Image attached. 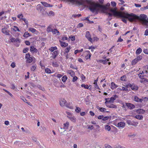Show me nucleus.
<instances>
[{
  "label": "nucleus",
  "mask_w": 148,
  "mask_h": 148,
  "mask_svg": "<svg viewBox=\"0 0 148 148\" xmlns=\"http://www.w3.org/2000/svg\"><path fill=\"white\" fill-rule=\"evenodd\" d=\"M142 57L141 56L139 55L136 58L138 61L141 60Z\"/></svg>",
  "instance_id": "49530a36"
},
{
  "label": "nucleus",
  "mask_w": 148,
  "mask_h": 148,
  "mask_svg": "<svg viewBox=\"0 0 148 148\" xmlns=\"http://www.w3.org/2000/svg\"><path fill=\"white\" fill-rule=\"evenodd\" d=\"M131 88L133 90H138V87L137 86L134 85L132 86Z\"/></svg>",
  "instance_id": "4c0bfd02"
},
{
  "label": "nucleus",
  "mask_w": 148,
  "mask_h": 148,
  "mask_svg": "<svg viewBox=\"0 0 148 148\" xmlns=\"http://www.w3.org/2000/svg\"><path fill=\"white\" fill-rule=\"evenodd\" d=\"M11 29L15 32H20V30L18 27L16 26H14L13 27L11 28Z\"/></svg>",
  "instance_id": "aec40b11"
},
{
  "label": "nucleus",
  "mask_w": 148,
  "mask_h": 148,
  "mask_svg": "<svg viewBox=\"0 0 148 148\" xmlns=\"http://www.w3.org/2000/svg\"><path fill=\"white\" fill-rule=\"evenodd\" d=\"M81 86L82 87H84L85 89H88L89 88V86L88 85L82 84L81 85Z\"/></svg>",
  "instance_id": "de8ad7c7"
},
{
  "label": "nucleus",
  "mask_w": 148,
  "mask_h": 148,
  "mask_svg": "<svg viewBox=\"0 0 148 148\" xmlns=\"http://www.w3.org/2000/svg\"><path fill=\"white\" fill-rule=\"evenodd\" d=\"M134 117L135 118L139 120H142L143 118V116L140 115H136Z\"/></svg>",
  "instance_id": "5701e85b"
},
{
  "label": "nucleus",
  "mask_w": 148,
  "mask_h": 148,
  "mask_svg": "<svg viewBox=\"0 0 148 148\" xmlns=\"http://www.w3.org/2000/svg\"><path fill=\"white\" fill-rule=\"evenodd\" d=\"M57 49V47H51L49 49V50L52 52L54 50L56 49Z\"/></svg>",
  "instance_id": "a19ab883"
},
{
  "label": "nucleus",
  "mask_w": 148,
  "mask_h": 148,
  "mask_svg": "<svg viewBox=\"0 0 148 148\" xmlns=\"http://www.w3.org/2000/svg\"><path fill=\"white\" fill-rule=\"evenodd\" d=\"M84 53L86 55L85 57V58L86 59L88 60V59H90L91 55V54L90 53V52L88 51H86L84 52Z\"/></svg>",
  "instance_id": "0eeeda50"
},
{
  "label": "nucleus",
  "mask_w": 148,
  "mask_h": 148,
  "mask_svg": "<svg viewBox=\"0 0 148 148\" xmlns=\"http://www.w3.org/2000/svg\"><path fill=\"white\" fill-rule=\"evenodd\" d=\"M126 105L130 109L134 108L135 107L134 105L130 103H126Z\"/></svg>",
  "instance_id": "1a4fd4ad"
},
{
  "label": "nucleus",
  "mask_w": 148,
  "mask_h": 148,
  "mask_svg": "<svg viewBox=\"0 0 148 148\" xmlns=\"http://www.w3.org/2000/svg\"><path fill=\"white\" fill-rule=\"evenodd\" d=\"M109 60V59H106L105 60H99V61L100 63H102L103 64H105L107 63Z\"/></svg>",
  "instance_id": "dca6fc26"
},
{
  "label": "nucleus",
  "mask_w": 148,
  "mask_h": 148,
  "mask_svg": "<svg viewBox=\"0 0 148 148\" xmlns=\"http://www.w3.org/2000/svg\"><path fill=\"white\" fill-rule=\"evenodd\" d=\"M83 26V24L82 23H79L77 26L78 28H80L82 27Z\"/></svg>",
  "instance_id": "680f3d73"
},
{
  "label": "nucleus",
  "mask_w": 148,
  "mask_h": 148,
  "mask_svg": "<svg viewBox=\"0 0 148 148\" xmlns=\"http://www.w3.org/2000/svg\"><path fill=\"white\" fill-rule=\"evenodd\" d=\"M77 79H78V78L77 76H75L74 77H73V79H72L73 82H75V81H76L77 80Z\"/></svg>",
  "instance_id": "6e6d98bb"
},
{
  "label": "nucleus",
  "mask_w": 148,
  "mask_h": 148,
  "mask_svg": "<svg viewBox=\"0 0 148 148\" xmlns=\"http://www.w3.org/2000/svg\"><path fill=\"white\" fill-rule=\"evenodd\" d=\"M30 36V35L28 32H25L23 35V36L25 38H27Z\"/></svg>",
  "instance_id": "f704fd0d"
},
{
  "label": "nucleus",
  "mask_w": 148,
  "mask_h": 148,
  "mask_svg": "<svg viewBox=\"0 0 148 148\" xmlns=\"http://www.w3.org/2000/svg\"><path fill=\"white\" fill-rule=\"evenodd\" d=\"M67 73L69 74L72 76H73L75 75V72L72 70H68L67 71Z\"/></svg>",
  "instance_id": "a878e982"
},
{
  "label": "nucleus",
  "mask_w": 148,
  "mask_h": 148,
  "mask_svg": "<svg viewBox=\"0 0 148 148\" xmlns=\"http://www.w3.org/2000/svg\"><path fill=\"white\" fill-rule=\"evenodd\" d=\"M118 86L116 85L114 82H112L111 83V86L110 88L112 89L113 90L117 88Z\"/></svg>",
  "instance_id": "6ab92c4d"
},
{
  "label": "nucleus",
  "mask_w": 148,
  "mask_h": 148,
  "mask_svg": "<svg viewBox=\"0 0 148 148\" xmlns=\"http://www.w3.org/2000/svg\"><path fill=\"white\" fill-rule=\"evenodd\" d=\"M118 97V96L117 95H115L114 96V97H112L110 98V100L109 101H108V103H113L114 100H115L116 98Z\"/></svg>",
  "instance_id": "9b49d317"
},
{
  "label": "nucleus",
  "mask_w": 148,
  "mask_h": 148,
  "mask_svg": "<svg viewBox=\"0 0 148 148\" xmlns=\"http://www.w3.org/2000/svg\"><path fill=\"white\" fill-rule=\"evenodd\" d=\"M134 101L137 102H142L143 101V99H141L139 98L137 96H135L134 97Z\"/></svg>",
  "instance_id": "f8f14e48"
},
{
  "label": "nucleus",
  "mask_w": 148,
  "mask_h": 148,
  "mask_svg": "<svg viewBox=\"0 0 148 148\" xmlns=\"http://www.w3.org/2000/svg\"><path fill=\"white\" fill-rule=\"evenodd\" d=\"M141 78L143 79H142L140 81V82L141 83H143V81H146V82L148 81V80L145 79V78Z\"/></svg>",
  "instance_id": "052dcab7"
},
{
  "label": "nucleus",
  "mask_w": 148,
  "mask_h": 148,
  "mask_svg": "<svg viewBox=\"0 0 148 148\" xmlns=\"http://www.w3.org/2000/svg\"><path fill=\"white\" fill-rule=\"evenodd\" d=\"M36 64L32 66L30 68V69L31 71H34L36 70Z\"/></svg>",
  "instance_id": "c85d7f7f"
},
{
  "label": "nucleus",
  "mask_w": 148,
  "mask_h": 148,
  "mask_svg": "<svg viewBox=\"0 0 148 148\" xmlns=\"http://www.w3.org/2000/svg\"><path fill=\"white\" fill-rule=\"evenodd\" d=\"M144 73V71H142L140 73L138 74V76L140 78H143L144 77L143 75H143Z\"/></svg>",
  "instance_id": "c03bdc74"
},
{
  "label": "nucleus",
  "mask_w": 148,
  "mask_h": 148,
  "mask_svg": "<svg viewBox=\"0 0 148 148\" xmlns=\"http://www.w3.org/2000/svg\"><path fill=\"white\" fill-rule=\"evenodd\" d=\"M23 21H24V22L25 23V24L27 25V26H28V22L27 21V20H26V19L25 18H23Z\"/></svg>",
  "instance_id": "bf43d9fd"
},
{
  "label": "nucleus",
  "mask_w": 148,
  "mask_h": 148,
  "mask_svg": "<svg viewBox=\"0 0 148 148\" xmlns=\"http://www.w3.org/2000/svg\"><path fill=\"white\" fill-rule=\"evenodd\" d=\"M67 76L66 75H64L62 77V80L63 82H64L67 80Z\"/></svg>",
  "instance_id": "72a5a7b5"
},
{
  "label": "nucleus",
  "mask_w": 148,
  "mask_h": 148,
  "mask_svg": "<svg viewBox=\"0 0 148 148\" xmlns=\"http://www.w3.org/2000/svg\"><path fill=\"white\" fill-rule=\"evenodd\" d=\"M98 81V78H97L94 81V84H95V88L98 89L99 88V86L97 84V82Z\"/></svg>",
  "instance_id": "cd10ccee"
},
{
  "label": "nucleus",
  "mask_w": 148,
  "mask_h": 148,
  "mask_svg": "<svg viewBox=\"0 0 148 148\" xmlns=\"http://www.w3.org/2000/svg\"><path fill=\"white\" fill-rule=\"evenodd\" d=\"M126 79V77L124 75L122 76L121 78V80L122 81H125Z\"/></svg>",
  "instance_id": "864d4df0"
},
{
  "label": "nucleus",
  "mask_w": 148,
  "mask_h": 148,
  "mask_svg": "<svg viewBox=\"0 0 148 148\" xmlns=\"http://www.w3.org/2000/svg\"><path fill=\"white\" fill-rule=\"evenodd\" d=\"M60 43L61 46L62 47H65L68 45V44L67 43H66L60 40Z\"/></svg>",
  "instance_id": "a211bd4d"
},
{
  "label": "nucleus",
  "mask_w": 148,
  "mask_h": 148,
  "mask_svg": "<svg viewBox=\"0 0 148 148\" xmlns=\"http://www.w3.org/2000/svg\"><path fill=\"white\" fill-rule=\"evenodd\" d=\"M76 118H75L73 116L72 117L70 120L72 122H75L76 121Z\"/></svg>",
  "instance_id": "3c124183"
},
{
  "label": "nucleus",
  "mask_w": 148,
  "mask_h": 148,
  "mask_svg": "<svg viewBox=\"0 0 148 148\" xmlns=\"http://www.w3.org/2000/svg\"><path fill=\"white\" fill-rule=\"evenodd\" d=\"M62 75L59 74H58L56 75V77L59 78H60V77H61L62 76Z\"/></svg>",
  "instance_id": "774afa93"
},
{
  "label": "nucleus",
  "mask_w": 148,
  "mask_h": 148,
  "mask_svg": "<svg viewBox=\"0 0 148 148\" xmlns=\"http://www.w3.org/2000/svg\"><path fill=\"white\" fill-rule=\"evenodd\" d=\"M81 109L79 107H77L75 110V111L77 112H79L80 111Z\"/></svg>",
  "instance_id": "4d7b16f0"
},
{
  "label": "nucleus",
  "mask_w": 148,
  "mask_h": 148,
  "mask_svg": "<svg viewBox=\"0 0 148 148\" xmlns=\"http://www.w3.org/2000/svg\"><path fill=\"white\" fill-rule=\"evenodd\" d=\"M96 108L99 111H100L101 112H107V111H106V110L105 108L102 107H100L98 106H97Z\"/></svg>",
  "instance_id": "ddd939ff"
},
{
  "label": "nucleus",
  "mask_w": 148,
  "mask_h": 148,
  "mask_svg": "<svg viewBox=\"0 0 148 148\" xmlns=\"http://www.w3.org/2000/svg\"><path fill=\"white\" fill-rule=\"evenodd\" d=\"M105 128L106 130L108 131H110L111 130V127L110 126L108 125H105Z\"/></svg>",
  "instance_id": "ea45409f"
},
{
  "label": "nucleus",
  "mask_w": 148,
  "mask_h": 148,
  "mask_svg": "<svg viewBox=\"0 0 148 148\" xmlns=\"http://www.w3.org/2000/svg\"><path fill=\"white\" fill-rule=\"evenodd\" d=\"M125 125V123L124 122H120L117 125V126L119 127L124 128Z\"/></svg>",
  "instance_id": "9d476101"
},
{
  "label": "nucleus",
  "mask_w": 148,
  "mask_h": 148,
  "mask_svg": "<svg viewBox=\"0 0 148 148\" xmlns=\"http://www.w3.org/2000/svg\"><path fill=\"white\" fill-rule=\"evenodd\" d=\"M29 30L30 32H31L32 33H34L36 32L37 31L36 30L33 28H29Z\"/></svg>",
  "instance_id": "c9c22d12"
},
{
  "label": "nucleus",
  "mask_w": 148,
  "mask_h": 148,
  "mask_svg": "<svg viewBox=\"0 0 148 148\" xmlns=\"http://www.w3.org/2000/svg\"><path fill=\"white\" fill-rule=\"evenodd\" d=\"M138 61L135 58L132 60V65L135 64Z\"/></svg>",
  "instance_id": "a18cd8bd"
},
{
  "label": "nucleus",
  "mask_w": 148,
  "mask_h": 148,
  "mask_svg": "<svg viewBox=\"0 0 148 148\" xmlns=\"http://www.w3.org/2000/svg\"><path fill=\"white\" fill-rule=\"evenodd\" d=\"M30 51L32 52H37V49L34 47V46H31L30 47Z\"/></svg>",
  "instance_id": "412c9836"
},
{
  "label": "nucleus",
  "mask_w": 148,
  "mask_h": 148,
  "mask_svg": "<svg viewBox=\"0 0 148 148\" xmlns=\"http://www.w3.org/2000/svg\"><path fill=\"white\" fill-rule=\"evenodd\" d=\"M136 112L138 114H144L145 112V111L143 109H138L136 110Z\"/></svg>",
  "instance_id": "f3484780"
},
{
  "label": "nucleus",
  "mask_w": 148,
  "mask_h": 148,
  "mask_svg": "<svg viewBox=\"0 0 148 148\" xmlns=\"http://www.w3.org/2000/svg\"><path fill=\"white\" fill-rule=\"evenodd\" d=\"M52 66L54 67H57L59 66L58 63L56 62H53L52 64Z\"/></svg>",
  "instance_id": "473e14b6"
},
{
  "label": "nucleus",
  "mask_w": 148,
  "mask_h": 148,
  "mask_svg": "<svg viewBox=\"0 0 148 148\" xmlns=\"http://www.w3.org/2000/svg\"><path fill=\"white\" fill-rule=\"evenodd\" d=\"M142 52V50L140 48H139L136 51V54H139Z\"/></svg>",
  "instance_id": "7c9ffc66"
},
{
  "label": "nucleus",
  "mask_w": 148,
  "mask_h": 148,
  "mask_svg": "<svg viewBox=\"0 0 148 148\" xmlns=\"http://www.w3.org/2000/svg\"><path fill=\"white\" fill-rule=\"evenodd\" d=\"M47 15L49 16H53L55 15V13L52 11H51L47 13Z\"/></svg>",
  "instance_id": "b1692460"
},
{
  "label": "nucleus",
  "mask_w": 148,
  "mask_h": 148,
  "mask_svg": "<svg viewBox=\"0 0 148 148\" xmlns=\"http://www.w3.org/2000/svg\"><path fill=\"white\" fill-rule=\"evenodd\" d=\"M126 122L128 125L134 126H137L138 124V122L131 121L130 120H127Z\"/></svg>",
  "instance_id": "39448f33"
},
{
  "label": "nucleus",
  "mask_w": 148,
  "mask_h": 148,
  "mask_svg": "<svg viewBox=\"0 0 148 148\" xmlns=\"http://www.w3.org/2000/svg\"><path fill=\"white\" fill-rule=\"evenodd\" d=\"M117 89L119 90L127 91L128 89L127 87H122V88H118Z\"/></svg>",
  "instance_id": "393cba45"
},
{
  "label": "nucleus",
  "mask_w": 148,
  "mask_h": 148,
  "mask_svg": "<svg viewBox=\"0 0 148 148\" xmlns=\"http://www.w3.org/2000/svg\"><path fill=\"white\" fill-rule=\"evenodd\" d=\"M40 3L45 7H52V5H51L46 2L41 1Z\"/></svg>",
  "instance_id": "4468645a"
},
{
  "label": "nucleus",
  "mask_w": 148,
  "mask_h": 148,
  "mask_svg": "<svg viewBox=\"0 0 148 148\" xmlns=\"http://www.w3.org/2000/svg\"><path fill=\"white\" fill-rule=\"evenodd\" d=\"M60 104L62 107L66 106L67 108L71 109H73V106H69L67 104V102L66 100L64 99H62L60 101Z\"/></svg>",
  "instance_id": "7ed1b4c3"
},
{
  "label": "nucleus",
  "mask_w": 148,
  "mask_h": 148,
  "mask_svg": "<svg viewBox=\"0 0 148 148\" xmlns=\"http://www.w3.org/2000/svg\"><path fill=\"white\" fill-rule=\"evenodd\" d=\"M45 71L47 73H51V70L49 69H46L45 70Z\"/></svg>",
  "instance_id": "603ef678"
},
{
  "label": "nucleus",
  "mask_w": 148,
  "mask_h": 148,
  "mask_svg": "<svg viewBox=\"0 0 148 148\" xmlns=\"http://www.w3.org/2000/svg\"><path fill=\"white\" fill-rule=\"evenodd\" d=\"M58 55V52L56 51H55L53 52L52 53V57L53 59H55Z\"/></svg>",
  "instance_id": "4be33fe9"
},
{
  "label": "nucleus",
  "mask_w": 148,
  "mask_h": 148,
  "mask_svg": "<svg viewBox=\"0 0 148 148\" xmlns=\"http://www.w3.org/2000/svg\"><path fill=\"white\" fill-rule=\"evenodd\" d=\"M83 51V49H82L81 50H76L75 51L74 53L76 54L77 53H80Z\"/></svg>",
  "instance_id": "79ce46f5"
},
{
  "label": "nucleus",
  "mask_w": 148,
  "mask_h": 148,
  "mask_svg": "<svg viewBox=\"0 0 148 148\" xmlns=\"http://www.w3.org/2000/svg\"><path fill=\"white\" fill-rule=\"evenodd\" d=\"M10 40L11 42H17V41L18 40V39H15L14 38H12L10 39Z\"/></svg>",
  "instance_id": "09e8293b"
},
{
  "label": "nucleus",
  "mask_w": 148,
  "mask_h": 148,
  "mask_svg": "<svg viewBox=\"0 0 148 148\" xmlns=\"http://www.w3.org/2000/svg\"><path fill=\"white\" fill-rule=\"evenodd\" d=\"M105 148H112L110 145L107 144L105 145Z\"/></svg>",
  "instance_id": "338daca9"
},
{
  "label": "nucleus",
  "mask_w": 148,
  "mask_h": 148,
  "mask_svg": "<svg viewBox=\"0 0 148 148\" xmlns=\"http://www.w3.org/2000/svg\"><path fill=\"white\" fill-rule=\"evenodd\" d=\"M10 66L12 68H14L16 66L15 63L14 62H12Z\"/></svg>",
  "instance_id": "13d9d810"
},
{
  "label": "nucleus",
  "mask_w": 148,
  "mask_h": 148,
  "mask_svg": "<svg viewBox=\"0 0 148 148\" xmlns=\"http://www.w3.org/2000/svg\"><path fill=\"white\" fill-rule=\"evenodd\" d=\"M72 41H74L75 40V37L74 36H71L70 37Z\"/></svg>",
  "instance_id": "e2e57ef3"
},
{
  "label": "nucleus",
  "mask_w": 148,
  "mask_h": 148,
  "mask_svg": "<svg viewBox=\"0 0 148 148\" xmlns=\"http://www.w3.org/2000/svg\"><path fill=\"white\" fill-rule=\"evenodd\" d=\"M85 36L89 41L91 42H92V40L91 37V35L89 32H86Z\"/></svg>",
  "instance_id": "423d86ee"
},
{
  "label": "nucleus",
  "mask_w": 148,
  "mask_h": 148,
  "mask_svg": "<svg viewBox=\"0 0 148 148\" xmlns=\"http://www.w3.org/2000/svg\"><path fill=\"white\" fill-rule=\"evenodd\" d=\"M25 58L26 59L27 62L28 63L35 62V58L33 56H31L29 53L26 54Z\"/></svg>",
  "instance_id": "f03ea898"
},
{
  "label": "nucleus",
  "mask_w": 148,
  "mask_h": 148,
  "mask_svg": "<svg viewBox=\"0 0 148 148\" xmlns=\"http://www.w3.org/2000/svg\"><path fill=\"white\" fill-rule=\"evenodd\" d=\"M70 49L71 48L70 46L67 47L65 50V52L64 53L69 52Z\"/></svg>",
  "instance_id": "37998d69"
},
{
  "label": "nucleus",
  "mask_w": 148,
  "mask_h": 148,
  "mask_svg": "<svg viewBox=\"0 0 148 148\" xmlns=\"http://www.w3.org/2000/svg\"><path fill=\"white\" fill-rule=\"evenodd\" d=\"M36 9L37 10H41L42 8L40 4H38L37 5L36 7Z\"/></svg>",
  "instance_id": "8fccbe9b"
},
{
  "label": "nucleus",
  "mask_w": 148,
  "mask_h": 148,
  "mask_svg": "<svg viewBox=\"0 0 148 148\" xmlns=\"http://www.w3.org/2000/svg\"><path fill=\"white\" fill-rule=\"evenodd\" d=\"M108 99H105L106 101L105 102V103L107 107L112 108H117L116 105L113 104H110V103H108V101L107 100Z\"/></svg>",
  "instance_id": "20e7f679"
},
{
  "label": "nucleus",
  "mask_w": 148,
  "mask_h": 148,
  "mask_svg": "<svg viewBox=\"0 0 148 148\" xmlns=\"http://www.w3.org/2000/svg\"><path fill=\"white\" fill-rule=\"evenodd\" d=\"M52 32L53 34H57L58 35L59 34V32L56 29H53Z\"/></svg>",
  "instance_id": "c756f323"
},
{
  "label": "nucleus",
  "mask_w": 148,
  "mask_h": 148,
  "mask_svg": "<svg viewBox=\"0 0 148 148\" xmlns=\"http://www.w3.org/2000/svg\"><path fill=\"white\" fill-rule=\"evenodd\" d=\"M111 5L114 7H115L116 6V3L114 1L111 2Z\"/></svg>",
  "instance_id": "5fc2aeb1"
},
{
  "label": "nucleus",
  "mask_w": 148,
  "mask_h": 148,
  "mask_svg": "<svg viewBox=\"0 0 148 148\" xmlns=\"http://www.w3.org/2000/svg\"><path fill=\"white\" fill-rule=\"evenodd\" d=\"M69 123L68 122H66L64 124L63 129L65 130L67 129L69 127Z\"/></svg>",
  "instance_id": "2eb2a0df"
},
{
  "label": "nucleus",
  "mask_w": 148,
  "mask_h": 148,
  "mask_svg": "<svg viewBox=\"0 0 148 148\" xmlns=\"http://www.w3.org/2000/svg\"><path fill=\"white\" fill-rule=\"evenodd\" d=\"M28 48H25L23 50V53H26L28 51Z\"/></svg>",
  "instance_id": "0e129e2a"
},
{
  "label": "nucleus",
  "mask_w": 148,
  "mask_h": 148,
  "mask_svg": "<svg viewBox=\"0 0 148 148\" xmlns=\"http://www.w3.org/2000/svg\"><path fill=\"white\" fill-rule=\"evenodd\" d=\"M2 32L6 35H10L9 31L8 30L7 28L4 27L1 30Z\"/></svg>",
  "instance_id": "6e6552de"
},
{
  "label": "nucleus",
  "mask_w": 148,
  "mask_h": 148,
  "mask_svg": "<svg viewBox=\"0 0 148 148\" xmlns=\"http://www.w3.org/2000/svg\"><path fill=\"white\" fill-rule=\"evenodd\" d=\"M51 26L49 25L47 28V31L48 33L52 31L53 29L51 28Z\"/></svg>",
  "instance_id": "bb28decb"
},
{
  "label": "nucleus",
  "mask_w": 148,
  "mask_h": 148,
  "mask_svg": "<svg viewBox=\"0 0 148 148\" xmlns=\"http://www.w3.org/2000/svg\"><path fill=\"white\" fill-rule=\"evenodd\" d=\"M118 16L123 18L122 19V21L123 22H124V23H127V20H126V18H127L128 19V18L125 17H122L120 16Z\"/></svg>",
  "instance_id": "e433bc0d"
},
{
  "label": "nucleus",
  "mask_w": 148,
  "mask_h": 148,
  "mask_svg": "<svg viewBox=\"0 0 148 148\" xmlns=\"http://www.w3.org/2000/svg\"><path fill=\"white\" fill-rule=\"evenodd\" d=\"M123 17L128 18V20L130 22H132L136 19H138L143 24L148 25V21L147 19V16L144 14H141L139 16L133 13L130 14L125 13Z\"/></svg>",
  "instance_id": "f257e3e1"
},
{
  "label": "nucleus",
  "mask_w": 148,
  "mask_h": 148,
  "mask_svg": "<svg viewBox=\"0 0 148 148\" xmlns=\"http://www.w3.org/2000/svg\"><path fill=\"white\" fill-rule=\"evenodd\" d=\"M32 139L33 141L36 142L37 145H38L39 144V142L37 141V139L36 137H32Z\"/></svg>",
  "instance_id": "2f4dec72"
},
{
  "label": "nucleus",
  "mask_w": 148,
  "mask_h": 148,
  "mask_svg": "<svg viewBox=\"0 0 148 148\" xmlns=\"http://www.w3.org/2000/svg\"><path fill=\"white\" fill-rule=\"evenodd\" d=\"M23 14H18L17 15V17L20 19V20H23V18H23Z\"/></svg>",
  "instance_id": "58836bf2"
},
{
  "label": "nucleus",
  "mask_w": 148,
  "mask_h": 148,
  "mask_svg": "<svg viewBox=\"0 0 148 148\" xmlns=\"http://www.w3.org/2000/svg\"><path fill=\"white\" fill-rule=\"evenodd\" d=\"M108 118L109 117L108 116H105L103 117L102 120L103 121H106V120H107Z\"/></svg>",
  "instance_id": "69168bd1"
}]
</instances>
